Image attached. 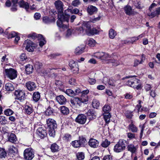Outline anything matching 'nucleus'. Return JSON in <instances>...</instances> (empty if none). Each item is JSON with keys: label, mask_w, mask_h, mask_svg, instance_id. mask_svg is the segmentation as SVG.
<instances>
[{"label": "nucleus", "mask_w": 160, "mask_h": 160, "mask_svg": "<svg viewBox=\"0 0 160 160\" xmlns=\"http://www.w3.org/2000/svg\"><path fill=\"white\" fill-rule=\"evenodd\" d=\"M89 92L88 90L83 91L81 94V98H75L71 100V102L72 105L77 106V105L80 106L82 103H86L88 101L87 94Z\"/></svg>", "instance_id": "1"}, {"label": "nucleus", "mask_w": 160, "mask_h": 160, "mask_svg": "<svg viewBox=\"0 0 160 160\" xmlns=\"http://www.w3.org/2000/svg\"><path fill=\"white\" fill-rule=\"evenodd\" d=\"M82 25L84 28L85 32L88 36L97 34L99 32L98 31L96 28H91L90 22H89L83 21Z\"/></svg>", "instance_id": "2"}, {"label": "nucleus", "mask_w": 160, "mask_h": 160, "mask_svg": "<svg viewBox=\"0 0 160 160\" xmlns=\"http://www.w3.org/2000/svg\"><path fill=\"white\" fill-rule=\"evenodd\" d=\"M28 38L32 39H35V38H38V39L40 40L39 42V46L42 47L46 43V41L44 38L41 34L37 35L36 33H33L30 34L28 35Z\"/></svg>", "instance_id": "3"}, {"label": "nucleus", "mask_w": 160, "mask_h": 160, "mask_svg": "<svg viewBox=\"0 0 160 160\" xmlns=\"http://www.w3.org/2000/svg\"><path fill=\"white\" fill-rule=\"evenodd\" d=\"M126 141L123 139H120L117 144L114 146V151L117 152H119L124 150L125 148Z\"/></svg>", "instance_id": "4"}, {"label": "nucleus", "mask_w": 160, "mask_h": 160, "mask_svg": "<svg viewBox=\"0 0 160 160\" xmlns=\"http://www.w3.org/2000/svg\"><path fill=\"white\" fill-rule=\"evenodd\" d=\"M103 54L101 60H108L107 63L108 64L112 63V65L114 66H117L120 64V62L119 61L115 59H109L111 58V56L108 54L103 52Z\"/></svg>", "instance_id": "5"}, {"label": "nucleus", "mask_w": 160, "mask_h": 160, "mask_svg": "<svg viewBox=\"0 0 160 160\" xmlns=\"http://www.w3.org/2000/svg\"><path fill=\"white\" fill-rule=\"evenodd\" d=\"M6 76L11 80L16 78L17 76V72L12 68L5 69V70Z\"/></svg>", "instance_id": "6"}, {"label": "nucleus", "mask_w": 160, "mask_h": 160, "mask_svg": "<svg viewBox=\"0 0 160 160\" xmlns=\"http://www.w3.org/2000/svg\"><path fill=\"white\" fill-rule=\"evenodd\" d=\"M23 156L24 158L27 160H31L34 156L32 150L30 148H27L24 150Z\"/></svg>", "instance_id": "7"}, {"label": "nucleus", "mask_w": 160, "mask_h": 160, "mask_svg": "<svg viewBox=\"0 0 160 160\" xmlns=\"http://www.w3.org/2000/svg\"><path fill=\"white\" fill-rule=\"evenodd\" d=\"M58 11V18L63 21L68 22L69 18V16L67 13L66 11Z\"/></svg>", "instance_id": "8"}, {"label": "nucleus", "mask_w": 160, "mask_h": 160, "mask_svg": "<svg viewBox=\"0 0 160 160\" xmlns=\"http://www.w3.org/2000/svg\"><path fill=\"white\" fill-rule=\"evenodd\" d=\"M24 45L26 49L29 52H32L35 47V45L30 40H27L24 42Z\"/></svg>", "instance_id": "9"}, {"label": "nucleus", "mask_w": 160, "mask_h": 160, "mask_svg": "<svg viewBox=\"0 0 160 160\" xmlns=\"http://www.w3.org/2000/svg\"><path fill=\"white\" fill-rule=\"evenodd\" d=\"M14 95L16 97V98L21 101L24 100L25 98V93L24 91L22 90H16L14 92Z\"/></svg>", "instance_id": "10"}, {"label": "nucleus", "mask_w": 160, "mask_h": 160, "mask_svg": "<svg viewBox=\"0 0 160 160\" xmlns=\"http://www.w3.org/2000/svg\"><path fill=\"white\" fill-rule=\"evenodd\" d=\"M69 66L71 69L74 73L77 74L79 71V68L78 64L74 61L71 60L69 62Z\"/></svg>", "instance_id": "11"}, {"label": "nucleus", "mask_w": 160, "mask_h": 160, "mask_svg": "<svg viewBox=\"0 0 160 160\" xmlns=\"http://www.w3.org/2000/svg\"><path fill=\"white\" fill-rule=\"evenodd\" d=\"M87 120L86 116L83 114H79L76 118L77 122L82 124H84Z\"/></svg>", "instance_id": "12"}, {"label": "nucleus", "mask_w": 160, "mask_h": 160, "mask_svg": "<svg viewBox=\"0 0 160 160\" xmlns=\"http://www.w3.org/2000/svg\"><path fill=\"white\" fill-rule=\"evenodd\" d=\"M25 85L27 89L30 91L34 90L37 88L36 84L33 82H28L26 83Z\"/></svg>", "instance_id": "13"}, {"label": "nucleus", "mask_w": 160, "mask_h": 160, "mask_svg": "<svg viewBox=\"0 0 160 160\" xmlns=\"http://www.w3.org/2000/svg\"><path fill=\"white\" fill-rule=\"evenodd\" d=\"M47 124L49 128H56L57 124L56 122L52 118H48L47 120Z\"/></svg>", "instance_id": "14"}, {"label": "nucleus", "mask_w": 160, "mask_h": 160, "mask_svg": "<svg viewBox=\"0 0 160 160\" xmlns=\"http://www.w3.org/2000/svg\"><path fill=\"white\" fill-rule=\"evenodd\" d=\"M36 132L41 138H43L47 134L46 130L41 127L38 128Z\"/></svg>", "instance_id": "15"}, {"label": "nucleus", "mask_w": 160, "mask_h": 160, "mask_svg": "<svg viewBox=\"0 0 160 160\" xmlns=\"http://www.w3.org/2000/svg\"><path fill=\"white\" fill-rule=\"evenodd\" d=\"M54 4L57 10H63L64 5L63 2L60 0H58L55 2Z\"/></svg>", "instance_id": "16"}, {"label": "nucleus", "mask_w": 160, "mask_h": 160, "mask_svg": "<svg viewBox=\"0 0 160 160\" xmlns=\"http://www.w3.org/2000/svg\"><path fill=\"white\" fill-rule=\"evenodd\" d=\"M99 142L95 139L91 138L88 142V144L91 147L97 148L99 145Z\"/></svg>", "instance_id": "17"}, {"label": "nucleus", "mask_w": 160, "mask_h": 160, "mask_svg": "<svg viewBox=\"0 0 160 160\" xmlns=\"http://www.w3.org/2000/svg\"><path fill=\"white\" fill-rule=\"evenodd\" d=\"M139 81V80L136 78H131L127 81L126 84L128 86L133 88V86Z\"/></svg>", "instance_id": "18"}, {"label": "nucleus", "mask_w": 160, "mask_h": 160, "mask_svg": "<svg viewBox=\"0 0 160 160\" xmlns=\"http://www.w3.org/2000/svg\"><path fill=\"white\" fill-rule=\"evenodd\" d=\"M19 6L25 9L28 10L29 8V5L28 2H25L23 0L20 1L18 2Z\"/></svg>", "instance_id": "19"}, {"label": "nucleus", "mask_w": 160, "mask_h": 160, "mask_svg": "<svg viewBox=\"0 0 160 160\" xmlns=\"http://www.w3.org/2000/svg\"><path fill=\"white\" fill-rule=\"evenodd\" d=\"M56 99L58 102L61 105L65 104L67 101L66 98L62 95H60L57 96L56 98Z\"/></svg>", "instance_id": "20"}, {"label": "nucleus", "mask_w": 160, "mask_h": 160, "mask_svg": "<svg viewBox=\"0 0 160 160\" xmlns=\"http://www.w3.org/2000/svg\"><path fill=\"white\" fill-rule=\"evenodd\" d=\"M8 141L12 143H15L17 140L16 135L14 133H8Z\"/></svg>", "instance_id": "21"}, {"label": "nucleus", "mask_w": 160, "mask_h": 160, "mask_svg": "<svg viewBox=\"0 0 160 160\" xmlns=\"http://www.w3.org/2000/svg\"><path fill=\"white\" fill-rule=\"evenodd\" d=\"M88 118L90 120L95 119L96 118V114L92 110H89L87 112Z\"/></svg>", "instance_id": "22"}, {"label": "nucleus", "mask_w": 160, "mask_h": 160, "mask_svg": "<svg viewBox=\"0 0 160 160\" xmlns=\"http://www.w3.org/2000/svg\"><path fill=\"white\" fill-rule=\"evenodd\" d=\"M5 88L6 90L8 91H12L14 89L13 85L10 83H6L5 86Z\"/></svg>", "instance_id": "23"}, {"label": "nucleus", "mask_w": 160, "mask_h": 160, "mask_svg": "<svg viewBox=\"0 0 160 160\" xmlns=\"http://www.w3.org/2000/svg\"><path fill=\"white\" fill-rule=\"evenodd\" d=\"M127 148L128 150L132 154L135 153L137 149L136 147L132 144L128 145V146Z\"/></svg>", "instance_id": "24"}, {"label": "nucleus", "mask_w": 160, "mask_h": 160, "mask_svg": "<svg viewBox=\"0 0 160 160\" xmlns=\"http://www.w3.org/2000/svg\"><path fill=\"white\" fill-rule=\"evenodd\" d=\"M64 22L65 21H63L62 20L58 19L57 22V25L59 28L63 29L66 28H67V26L63 24Z\"/></svg>", "instance_id": "25"}, {"label": "nucleus", "mask_w": 160, "mask_h": 160, "mask_svg": "<svg viewBox=\"0 0 160 160\" xmlns=\"http://www.w3.org/2000/svg\"><path fill=\"white\" fill-rule=\"evenodd\" d=\"M43 22L45 24H48L52 22H55V19L53 18L52 19H50L47 16H45L43 18Z\"/></svg>", "instance_id": "26"}, {"label": "nucleus", "mask_w": 160, "mask_h": 160, "mask_svg": "<svg viewBox=\"0 0 160 160\" xmlns=\"http://www.w3.org/2000/svg\"><path fill=\"white\" fill-rule=\"evenodd\" d=\"M33 100L35 102H37L40 98V93L38 92H35L33 94Z\"/></svg>", "instance_id": "27"}, {"label": "nucleus", "mask_w": 160, "mask_h": 160, "mask_svg": "<svg viewBox=\"0 0 160 160\" xmlns=\"http://www.w3.org/2000/svg\"><path fill=\"white\" fill-rule=\"evenodd\" d=\"M60 112L63 115H67L69 113V110L68 108L65 106H61L60 107Z\"/></svg>", "instance_id": "28"}, {"label": "nucleus", "mask_w": 160, "mask_h": 160, "mask_svg": "<svg viewBox=\"0 0 160 160\" xmlns=\"http://www.w3.org/2000/svg\"><path fill=\"white\" fill-rule=\"evenodd\" d=\"M25 112L28 114H30L32 112L33 109L31 106L26 105L24 107Z\"/></svg>", "instance_id": "29"}, {"label": "nucleus", "mask_w": 160, "mask_h": 160, "mask_svg": "<svg viewBox=\"0 0 160 160\" xmlns=\"http://www.w3.org/2000/svg\"><path fill=\"white\" fill-rule=\"evenodd\" d=\"M160 12V11H154L153 12H151V11L149 13H148V15L152 18L157 15H159Z\"/></svg>", "instance_id": "30"}, {"label": "nucleus", "mask_w": 160, "mask_h": 160, "mask_svg": "<svg viewBox=\"0 0 160 160\" xmlns=\"http://www.w3.org/2000/svg\"><path fill=\"white\" fill-rule=\"evenodd\" d=\"M33 70V68L32 65L28 64L26 66L25 71L27 74H29L31 73L32 72Z\"/></svg>", "instance_id": "31"}, {"label": "nucleus", "mask_w": 160, "mask_h": 160, "mask_svg": "<svg viewBox=\"0 0 160 160\" xmlns=\"http://www.w3.org/2000/svg\"><path fill=\"white\" fill-rule=\"evenodd\" d=\"M129 129L133 132H137L138 131V128L132 122L128 126Z\"/></svg>", "instance_id": "32"}, {"label": "nucleus", "mask_w": 160, "mask_h": 160, "mask_svg": "<svg viewBox=\"0 0 160 160\" xmlns=\"http://www.w3.org/2000/svg\"><path fill=\"white\" fill-rule=\"evenodd\" d=\"M84 49V47H78L75 49V52L77 54H80L83 52Z\"/></svg>", "instance_id": "33"}, {"label": "nucleus", "mask_w": 160, "mask_h": 160, "mask_svg": "<svg viewBox=\"0 0 160 160\" xmlns=\"http://www.w3.org/2000/svg\"><path fill=\"white\" fill-rule=\"evenodd\" d=\"M8 151L10 153L13 154L17 153L18 152V149L17 147L12 145L9 147L8 149Z\"/></svg>", "instance_id": "34"}, {"label": "nucleus", "mask_w": 160, "mask_h": 160, "mask_svg": "<svg viewBox=\"0 0 160 160\" xmlns=\"http://www.w3.org/2000/svg\"><path fill=\"white\" fill-rule=\"evenodd\" d=\"M104 119L107 124L110 121V118L111 117L109 113H103Z\"/></svg>", "instance_id": "35"}, {"label": "nucleus", "mask_w": 160, "mask_h": 160, "mask_svg": "<svg viewBox=\"0 0 160 160\" xmlns=\"http://www.w3.org/2000/svg\"><path fill=\"white\" fill-rule=\"evenodd\" d=\"M117 35L116 32L112 29H111L109 32V35L110 38L113 39Z\"/></svg>", "instance_id": "36"}, {"label": "nucleus", "mask_w": 160, "mask_h": 160, "mask_svg": "<svg viewBox=\"0 0 160 160\" xmlns=\"http://www.w3.org/2000/svg\"><path fill=\"white\" fill-rule=\"evenodd\" d=\"M50 149L52 152H56L58 151L59 147L56 144L54 143L51 145Z\"/></svg>", "instance_id": "37"}, {"label": "nucleus", "mask_w": 160, "mask_h": 160, "mask_svg": "<svg viewBox=\"0 0 160 160\" xmlns=\"http://www.w3.org/2000/svg\"><path fill=\"white\" fill-rule=\"evenodd\" d=\"M111 110L110 106L108 104H105L103 107L102 110L104 112L103 113H109Z\"/></svg>", "instance_id": "38"}, {"label": "nucleus", "mask_w": 160, "mask_h": 160, "mask_svg": "<svg viewBox=\"0 0 160 160\" xmlns=\"http://www.w3.org/2000/svg\"><path fill=\"white\" fill-rule=\"evenodd\" d=\"M96 43L95 41L92 38L90 39L88 41V44L90 47H93Z\"/></svg>", "instance_id": "39"}, {"label": "nucleus", "mask_w": 160, "mask_h": 160, "mask_svg": "<svg viewBox=\"0 0 160 160\" xmlns=\"http://www.w3.org/2000/svg\"><path fill=\"white\" fill-rule=\"evenodd\" d=\"M65 93L71 97H73L75 95V92L70 89H67L65 92Z\"/></svg>", "instance_id": "40"}, {"label": "nucleus", "mask_w": 160, "mask_h": 160, "mask_svg": "<svg viewBox=\"0 0 160 160\" xmlns=\"http://www.w3.org/2000/svg\"><path fill=\"white\" fill-rule=\"evenodd\" d=\"M77 157L78 160H82L84 158V154L82 152H78L77 154Z\"/></svg>", "instance_id": "41"}, {"label": "nucleus", "mask_w": 160, "mask_h": 160, "mask_svg": "<svg viewBox=\"0 0 160 160\" xmlns=\"http://www.w3.org/2000/svg\"><path fill=\"white\" fill-rule=\"evenodd\" d=\"M92 105L94 108H97L99 106L100 103L98 101L94 99L93 100Z\"/></svg>", "instance_id": "42"}, {"label": "nucleus", "mask_w": 160, "mask_h": 160, "mask_svg": "<svg viewBox=\"0 0 160 160\" xmlns=\"http://www.w3.org/2000/svg\"><path fill=\"white\" fill-rule=\"evenodd\" d=\"M6 152L4 149L2 148H0V158H5L6 155Z\"/></svg>", "instance_id": "43"}, {"label": "nucleus", "mask_w": 160, "mask_h": 160, "mask_svg": "<svg viewBox=\"0 0 160 160\" xmlns=\"http://www.w3.org/2000/svg\"><path fill=\"white\" fill-rule=\"evenodd\" d=\"M4 114L7 116H9L13 113V112L10 109H7L4 111Z\"/></svg>", "instance_id": "44"}, {"label": "nucleus", "mask_w": 160, "mask_h": 160, "mask_svg": "<svg viewBox=\"0 0 160 160\" xmlns=\"http://www.w3.org/2000/svg\"><path fill=\"white\" fill-rule=\"evenodd\" d=\"M63 139L65 141H69L71 139V136L70 134H65L63 137Z\"/></svg>", "instance_id": "45"}, {"label": "nucleus", "mask_w": 160, "mask_h": 160, "mask_svg": "<svg viewBox=\"0 0 160 160\" xmlns=\"http://www.w3.org/2000/svg\"><path fill=\"white\" fill-rule=\"evenodd\" d=\"M110 143V142L108 141L107 139H105L102 142L101 145L103 147L107 148L109 145Z\"/></svg>", "instance_id": "46"}, {"label": "nucleus", "mask_w": 160, "mask_h": 160, "mask_svg": "<svg viewBox=\"0 0 160 160\" xmlns=\"http://www.w3.org/2000/svg\"><path fill=\"white\" fill-rule=\"evenodd\" d=\"M7 123V120L4 116H0V125H4Z\"/></svg>", "instance_id": "47"}, {"label": "nucleus", "mask_w": 160, "mask_h": 160, "mask_svg": "<svg viewBox=\"0 0 160 160\" xmlns=\"http://www.w3.org/2000/svg\"><path fill=\"white\" fill-rule=\"evenodd\" d=\"M78 141L79 143L80 144V145L81 146L84 145V144L86 142V139L82 137H79V139Z\"/></svg>", "instance_id": "48"}, {"label": "nucleus", "mask_w": 160, "mask_h": 160, "mask_svg": "<svg viewBox=\"0 0 160 160\" xmlns=\"http://www.w3.org/2000/svg\"><path fill=\"white\" fill-rule=\"evenodd\" d=\"M72 144L73 147L76 148H78L81 146L80 144L79 143L78 140H75L72 142Z\"/></svg>", "instance_id": "49"}, {"label": "nucleus", "mask_w": 160, "mask_h": 160, "mask_svg": "<svg viewBox=\"0 0 160 160\" xmlns=\"http://www.w3.org/2000/svg\"><path fill=\"white\" fill-rule=\"evenodd\" d=\"M55 128H49L48 129L49 134L50 136L54 137L55 135Z\"/></svg>", "instance_id": "50"}, {"label": "nucleus", "mask_w": 160, "mask_h": 160, "mask_svg": "<svg viewBox=\"0 0 160 160\" xmlns=\"http://www.w3.org/2000/svg\"><path fill=\"white\" fill-rule=\"evenodd\" d=\"M103 55V52H97L95 53L94 57L101 59Z\"/></svg>", "instance_id": "51"}, {"label": "nucleus", "mask_w": 160, "mask_h": 160, "mask_svg": "<svg viewBox=\"0 0 160 160\" xmlns=\"http://www.w3.org/2000/svg\"><path fill=\"white\" fill-rule=\"evenodd\" d=\"M49 72V71L48 70L42 69L41 71V74L42 76H45L47 75Z\"/></svg>", "instance_id": "52"}, {"label": "nucleus", "mask_w": 160, "mask_h": 160, "mask_svg": "<svg viewBox=\"0 0 160 160\" xmlns=\"http://www.w3.org/2000/svg\"><path fill=\"white\" fill-rule=\"evenodd\" d=\"M45 113V114L48 116H49L52 114L53 113L52 108H51L49 107L46 111Z\"/></svg>", "instance_id": "53"}, {"label": "nucleus", "mask_w": 160, "mask_h": 160, "mask_svg": "<svg viewBox=\"0 0 160 160\" xmlns=\"http://www.w3.org/2000/svg\"><path fill=\"white\" fill-rule=\"evenodd\" d=\"M116 81L112 79H110L108 81V84L110 85L115 86L116 85Z\"/></svg>", "instance_id": "54"}, {"label": "nucleus", "mask_w": 160, "mask_h": 160, "mask_svg": "<svg viewBox=\"0 0 160 160\" xmlns=\"http://www.w3.org/2000/svg\"><path fill=\"white\" fill-rule=\"evenodd\" d=\"M20 60L22 61H23L26 60L27 59V57L25 53H23L20 56Z\"/></svg>", "instance_id": "55"}, {"label": "nucleus", "mask_w": 160, "mask_h": 160, "mask_svg": "<svg viewBox=\"0 0 160 160\" xmlns=\"http://www.w3.org/2000/svg\"><path fill=\"white\" fill-rule=\"evenodd\" d=\"M128 39H130V43L132 44L134 42L138 40V38L137 37H130L128 38Z\"/></svg>", "instance_id": "56"}, {"label": "nucleus", "mask_w": 160, "mask_h": 160, "mask_svg": "<svg viewBox=\"0 0 160 160\" xmlns=\"http://www.w3.org/2000/svg\"><path fill=\"white\" fill-rule=\"evenodd\" d=\"M133 88H136L137 90L140 89L142 88L141 84L140 83V81L135 84V85L133 86Z\"/></svg>", "instance_id": "57"}, {"label": "nucleus", "mask_w": 160, "mask_h": 160, "mask_svg": "<svg viewBox=\"0 0 160 160\" xmlns=\"http://www.w3.org/2000/svg\"><path fill=\"white\" fill-rule=\"evenodd\" d=\"M17 35V34L15 32L13 31L11 32V33L8 36V38H11L14 37H15Z\"/></svg>", "instance_id": "58"}, {"label": "nucleus", "mask_w": 160, "mask_h": 160, "mask_svg": "<svg viewBox=\"0 0 160 160\" xmlns=\"http://www.w3.org/2000/svg\"><path fill=\"white\" fill-rule=\"evenodd\" d=\"M127 136L130 139L135 138V134L131 132H128L127 133Z\"/></svg>", "instance_id": "59"}, {"label": "nucleus", "mask_w": 160, "mask_h": 160, "mask_svg": "<svg viewBox=\"0 0 160 160\" xmlns=\"http://www.w3.org/2000/svg\"><path fill=\"white\" fill-rule=\"evenodd\" d=\"M42 64L39 62H36L35 63L34 66L37 69H39L42 66Z\"/></svg>", "instance_id": "60"}, {"label": "nucleus", "mask_w": 160, "mask_h": 160, "mask_svg": "<svg viewBox=\"0 0 160 160\" xmlns=\"http://www.w3.org/2000/svg\"><path fill=\"white\" fill-rule=\"evenodd\" d=\"M72 30L70 29H68L66 34V37L68 38L70 36L72 35Z\"/></svg>", "instance_id": "61"}, {"label": "nucleus", "mask_w": 160, "mask_h": 160, "mask_svg": "<svg viewBox=\"0 0 160 160\" xmlns=\"http://www.w3.org/2000/svg\"><path fill=\"white\" fill-rule=\"evenodd\" d=\"M37 6H38L36 3H33L32 5L30 4L29 5L30 9L32 10L38 9V8H37Z\"/></svg>", "instance_id": "62"}, {"label": "nucleus", "mask_w": 160, "mask_h": 160, "mask_svg": "<svg viewBox=\"0 0 160 160\" xmlns=\"http://www.w3.org/2000/svg\"><path fill=\"white\" fill-rule=\"evenodd\" d=\"M126 116L127 118H131L133 115L132 114V112L129 111H127L126 113Z\"/></svg>", "instance_id": "63"}, {"label": "nucleus", "mask_w": 160, "mask_h": 160, "mask_svg": "<svg viewBox=\"0 0 160 160\" xmlns=\"http://www.w3.org/2000/svg\"><path fill=\"white\" fill-rule=\"evenodd\" d=\"M103 160H112V157L110 155H108L104 156Z\"/></svg>", "instance_id": "64"}]
</instances>
